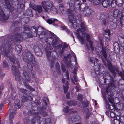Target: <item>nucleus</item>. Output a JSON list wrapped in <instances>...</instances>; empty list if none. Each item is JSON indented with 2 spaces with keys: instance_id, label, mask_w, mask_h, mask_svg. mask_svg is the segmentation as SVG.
Instances as JSON below:
<instances>
[{
  "instance_id": "obj_5",
  "label": "nucleus",
  "mask_w": 124,
  "mask_h": 124,
  "mask_svg": "<svg viewBox=\"0 0 124 124\" xmlns=\"http://www.w3.org/2000/svg\"><path fill=\"white\" fill-rule=\"evenodd\" d=\"M37 34L39 35H43L46 38L47 42L54 47L58 45V38L52 32L46 30H44L41 27H37Z\"/></svg>"
},
{
  "instance_id": "obj_59",
  "label": "nucleus",
  "mask_w": 124,
  "mask_h": 124,
  "mask_svg": "<svg viewBox=\"0 0 124 124\" xmlns=\"http://www.w3.org/2000/svg\"><path fill=\"white\" fill-rule=\"evenodd\" d=\"M75 117L74 116H72L70 119L71 121L73 123L75 122Z\"/></svg>"
},
{
  "instance_id": "obj_39",
  "label": "nucleus",
  "mask_w": 124,
  "mask_h": 124,
  "mask_svg": "<svg viewBox=\"0 0 124 124\" xmlns=\"http://www.w3.org/2000/svg\"><path fill=\"white\" fill-rule=\"evenodd\" d=\"M58 20H57L56 19H54L53 21H52V20L51 19H48L47 20V22L49 24H51L52 23H53L54 24L55 23L56 21H57Z\"/></svg>"
},
{
  "instance_id": "obj_14",
  "label": "nucleus",
  "mask_w": 124,
  "mask_h": 124,
  "mask_svg": "<svg viewBox=\"0 0 124 124\" xmlns=\"http://www.w3.org/2000/svg\"><path fill=\"white\" fill-rule=\"evenodd\" d=\"M106 91L107 93V94L108 95L110 96L109 98L108 97L107 98V99H108V100L109 101V102L111 104V105H110V106L109 110H110V109L111 110L114 109H115V107L114 106V105L113 104V99L112 98V96L113 95V94L112 93V92H113L114 91H111L110 92L111 93L109 94H108V93L109 92H107V90H106Z\"/></svg>"
},
{
  "instance_id": "obj_64",
  "label": "nucleus",
  "mask_w": 124,
  "mask_h": 124,
  "mask_svg": "<svg viewBox=\"0 0 124 124\" xmlns=\"http://www.w3.org/2000/svg\"><path fill=\"white\" fill-rule=\"evenodd\" d=\"M18 23V22L16 21H15L13 22L12 24V26H16V24Z\"/></svg>"
},
{
  "instance_id": "obj_6",
  "label": "nucleus",
  "mask_w": 124,
  "mask_h": 124,
  "mask_svg": "<svg viewBox=\"0 0 124 124\" xmlns=\"http://www.w3.org/2000/svg\"><path fill=\"white\" fill-rule=\"evenodd\" d=\"M100 46H98L96 47L95 50L96 53L101 58L104 64L106 65V64L105 61H107V54L106 52V49L105 47L103 46L101 41H100Z\"/></svg>"
},
{
  "instance_id": "obj_50",
  "label": "nucleus",
  "mask_w": 124,
  "mask_h": 124,
  "mask_svg": "<svg viewBox=\"0 0 124 124\" xmlns=\"http://www.w3.org/2000/svg\"><path fill=\"white\" fill-rule=\"evenodd\" d=\"M51 120L50 118H47L45 119V124H51Z\"/></svg>"
},
{
  "instance_id": "obj_19",
  "label": "nucleus",
  "mask_w": 124,
  "mask_h": 124,
  "mask_svg": "<svg viewBox=\"0 0 124 124\" xmlns=\"http://www.w3.org/2000/svg\"><path fill=\"white\" fill-rule=\"evenodd\" d=\"M16 110L14 109L13 111L10 113L9 118V124H13L14 116L16 114Z\"/></svg>"
},
{
  "instance_id": "obj_58",
  "label": "nucleus",
  "mask_w": 124,
  "mask_h": 124,
  "mask_svg": "<svg viewBox=\"0 0 124 124\" xmlns=\"http://www.w3.org/2000/svg\"><path fill=\"white\" fill-rule=\"evenodd\" d=\"M66 31L68 33L70 34L71 35L73 36V34L71 33L69 30L67 29L66 30Z\"/></svg>"
},
{
  "instance_id": "obj_27",
  "label": "nucleus",
  "mask_w": 124,
  "mask_h": 124,
  "mask_svg": "<svg viewBox=\"0 0 124 124\" xmlns=\"http://www.w3.org/2000/svg\"><path fill=\"white\" fill-rule=\"evenodd\" d=\"M55 68L58 74L60 75L61 74L60 68L58 62H57L55 64Z\"/></svg>"
},
{
  "instance_id": "obj_43",
  "label": "nucleus",
  "mask_w": 124,
  "mask_h": 124,
  "mask_svg": "<svg viewBox=\"0 0 124 124\" xmlns=\"http://www.w3.org/2000/svg\"><path fill=\"white\" fill-rule=\"evenodd\" d=\"M105 32H106L107 33L104 34V36L107 39L109 38V30H108L107 31L106 30Z\"/></svg>"
},
{
  "instance_id": "obj_17",
  "label": "nucleus",
  "mask_w": 124,
  "mask_h": 124,
  "mask_svg": "<svg viewBox=\"0 0 124 124\" xmlns=\"http://www.w3.org/2000/svg\"><path fill=\"white\" fill-rule=\"evenodd\" d=\"M31 8L34 10L37 11L38 13H41L42 11V8L40 5H38L37 6L34 4H31Z\"/></svg>"
},
{
  "instance_id": "obj_57",
  "label": "nucleus",
  "mask_w": 124,
  "mask_h": 124,
  "mask_svg": "<svg viewBox=\"0 0 124 124\" xmlns=\"http://www.w3.org/2000/svg\"><path fill=\"white\" fill-rule=\"evenodd\" d=\"M24 124H28L29 122L30 121L29 119H24L23 120Z\"/></svg>"
},
{
  "instance_id": "obj_29",
  "label": "nucleus",
  "mask_w": 124,
  "mask_h": 124,
  "mask_svg": "<svg viewBox=\"0 0 124 124\" xmlns=\"http://www.w3.org/2000/svg\"><path fill=\"white\" fill-rule=\"evenodd\" d=\"M15 50L18 53H19L21 52L22 50V47L20 45H16L15 46Z\"/></svg>"
},
{
  "instance_id": "obj_3",
  "label": "nucleus",
  "mask_w": 124,
  "mask_h": 124,
  "mask_svg": "<svg viewBox=\"0 0 124 124\" xmlns=\"http://www.w3.org/2000/svg\"><path fill=\"white\" fill-rule=\"evenodd\" d=\"M79 24H80L82 29L80 28L77 29V36L79 39L82 44L84 43V37L87 38L86 40L89 43L90 47L92 51H94L93 42L89 39L90 36L88 34L85 33V31L87 30V28L86 27L84 22L81 21L79 23H77L75 20H73L71 22L69 23V24L71 26H73L74 28H77L79 27Z\"/></svg>"
},
{
  "instance_id": "obj_54",
  "label": "nucleus",
  "mask_w": 124,
  "mask_h": 124,
  "mask_svg": "<svg viewBox=\"0 0 124 124\" xmlns=\"http://www.w3.org/2000/svg\"><path fill=\"white\" fill-rule=\"evenodd\" d=\"M75 122L79 121L80 119V117L79 116H75Z\"/></svg>"
},
{
  "instance_id": "obj_52",
  "label": "nucleus",
  "mask_w": 124,
  "mask_h": 124,
  "mask_svg": "<svg viewBox=\"0 0 124 124\" xmlns=\"http://www.w3.org/2000/svg\"><path fill=\"white\" fill-rule=\"evenodd\" d=\"M22 101L23 102H26L28 99V97L26 96H24L22 98Z\"/></svg>"
},
{
  "instance_id": "obj_16",
  "label": "nucleus",
  "mask_w": 124,
  "mask_h": 124,
  "mask_svg": "<svg viewBox=\"0 0 124 124\" xmlns=\"http://www.w3.org/2000/svg\"><path fill=\"white\" fill-rule=\"evenodd\" d=\"M119 10L117 9L114 10L113 12V15H111V13H109L108 17L110 21H113L114 17H117L119 14Z\"/></svg>"
},
{
  "instance_id": "obj_37",
  "label": "nucleus",
  "mask_w": 124,
  "mask_h": 124,
  "mask_svg": "<svg viewBox=\"0 0 124 124\" xmlns=\"http://www.w3.org/2000/svg\"><path fill=\"white\" fill-rule=\"evenodd\" d=\"M112 111V112H110V115L111 117L114 118L115 116V114H116V112H117V111L115 109L114 110V112H113V111Z\"/></svg>"
},
{
  "instance_id": "obj_32",
  "label": "nucleus",
  "mask_w": 124,
  "mask_h": 124,
  "mask_svg": "<svg viewBox=\"0 0 124 124\" xmlns=\"http://www.w3.org/2000/svg\"><path fill=\"white\" fill-rule=\"evenodd\" d=\"M65 85H63L64 90V92L65 93H66L68 89V82L67 81L66 82V83L64 84Z\"/></svg>"
},
{
  "instance_id": "obj_8",
  "label": "nucleus",
  "mask_w": 124,
  "mask_h": 124,
  "mask_svg": "<svg viewBox=\"0 0 124 124\" xmlns=\"http://www.w3.org/2000/svg\"><path fill=\"white\" fill-rule=\"evenodd\" d=\"M70 56V54H68L66 56H64L63 59V62L66 64L67 67L72 68H73V65L72 64V62L71 63V62H72V61H71V60L72 58H74L75 61H73L72 62L75 63V65H76L74 67V69L77 70L78 67L77 66V63L76 62V57L74 56H71L70 59L69 58Z\"/></svg>"
},
{
  "instance_id": "obj_22",
  "label": "nucleus",
  "mask_w": 124,
  "mask_h": 124,
  "mask_svg": "<svg viewBox=\"0 0 124 124\" xmlns=\"http://www.w3.org/2000/svg\"><path fill=\"white\" fill-rule=\"evenodd\" d=\"M37 35V27L33 26L31 27V37H36Z\"/></svg>"
},
{
  "instance_id": "obj_11",
  "label": "nucleus",
  "mask_w": 124,
  "mask_h": 124,
  "mask_svg": "<svg viewBox=\"0 0 124 124\" xmlns=\"http://www.w3.org/2000/svg\"><path fill=\"white\" fill-rule=\"evenodd\" d=\"M80 9L81 11L83 12L84 15L86 16H89L91 14V10L90 5L82 3L81 4Z\"/></svg>"
},
{
  "instance_id": "obj_28",
  "label": "nucleus",
  "mask_w": 124,
  "mask_h": 124,
  "mask_svg": "<svg viewBox=\"0 0 124 124\" xmlns=\"http://www.w3.org/2000/svg\"><path fill=\"white\" fill-rule=\"evenodd\" d=\"M19 90L20 92L25 95L28 96L29 95V92L27 90L23 88H20Z\"/></svg>"
},
{
  "instance_id": "obj_13",
  "label": "nucleus",
  "mask_w": 124,
  "mask_h": 124,
  "mask_svg": "<svg viewBox=\"0 0 124 124\" xmlns=\"http://www.w3.org/2000/svg\"><path fill=\"white\" fill-rule=\"evenodd\" d=\"M33 49L37 56L39 57L42 56L43 53L39 46L37 45H35L34 46Z\"/></svg>"
},
{
  "instance_id": "obj_42",
  "label": "nucleus",
  "mask_w": 124,
  "mask_h": 124,
  "mask_svg": "<svg viewBox=\"0 0 124 124\" xmlns=\"http://www.w3.org/2000/svg\"><path fill=\"white\" fill-rule=\"evenodd\" d=\"M48 61L50 63V67L51 68L53 67L54 66V61L53 59H51L48 60Z\"/></svg>"
},
{
  "instance_id": "obj_55",
  "label": "nucleus",
  "mask_w": 124,
  "mask_h": 124,
  "mask_svg": "<svg viewBox=\"0 0 124 124\" xmlns=\"http://www.w3.org/2000/svg\"><path fill=\"white\" fill-rule=\"evenodd\" d=\"M68 107L66 106L65 108L63 110V111L65 112H68Z\"/></svg>"
},
{
  "instance_id": "obj_10",
  "label": "nucleus",
  "mask_w": 124,
  "mask_h": 124,
  "mask_svg": "<svg viewBox=\"0 0 124 124\" xmlns=\"http://www.w3.org/2000/svg\"><path fill=\"white\" fill-rule=\"evenodd\" d=\"M82 3L79 1L76 0H70L69 3L70 11H74L75 9L79 10L81 8Z\"/></svg>"
},
{
  "instance_id": "obj_33",
  "label": "nucleus",
  "mask_w": 124,
  "mask_h": 124,
  "mask_svg": "<svg viewBox=\"0 0 124 124\" xmlns=\"http://www.w3.org/2000/svg\"><path fill=\"white\" fill-rule=\"evenodd\" d=\"M111 22L110 25L112 29H115L116 28L117 25V23L116 22H114L112 21H110Z\"/></svg>"
},
{
  "instance_id": "obj_45",
  "label": "nucleus",
  "mask_w": 124,
  "mask_h": 124,
  "mask_svg": "<svg viewBox=\"0 0 124 124\" xmlns=\"http://www.w3.org/2000/svg\"><path fill=\"white\" fill-rule=\"evenodd\" d=\"M65 48V47H63L62 49L59 52V54L61 56H62L64 54V49Z\"/></svg>"
},
{
  "instance_id": "obj_7",
  "label": "nucleus",
  "mask_w": 124,
  "mask_h": 124,
  "mask_svg": "<svg viewBox=\"0 0 124 124\" xmlns=\"http://www.w3.org/2000/svg\"><path fill=\"white\" fill-rule=\"evenodd\" d=\"M46 108L45 107L42 108L39 107L38 108V109L39 111L37 113H35L33 114L31 113V116H33V119L31 120V124H34L35 121V120L37 121L40 120L41 118V116L39 115L40 114L44 116H47V114L46 112L43 110L45 109Z\"/></svg>"
},
{
  "instance_id": "obj_9",
  "label": "nucleus",
  "mask_w": 124,
  "mask_h": 124,
  "mask_svg": "<svg viewBox=\"0 0 124 124\" xmlns=\"http://www.w3.org/2000/svg\"><path fill=\"white\" fill-rule=\"evenodd\" d=\"M53 4V2L50 1H44L41 3L43 8L45 10L48 9L51 10L54 13H56L57 10L54 6L52 5Z\"/></svg>"
},
{
  "instance_id": "obj_20",
  "label": "nucleus",
  "mask_w": 124,
  "mask_h": 124,
  "mask_svg": "<svg viewBox=\"0 0 124 124\" xmlns=\"http://www.w3.org/2000/svg\"><path fill=\"white\" fill-rule=\"evenodd\" d=\"M5 3L6 7L8 10H9L11 12H12L14 9V7L11 6L9 1L8 0H4Z\"/></svg>"
},
{
  "instance_id": "obj_62",
  "label": "nucleus",
  "mask_w": 124,
  "mask_h": 124,
  "mask_svg": "<svg viewBox=\"0 0 124 124\" xmlns=\"http://www.w3.org/2000/svg\"><path fill=\"white\" fill-rule=\"evenodd\" d=\"M95 73L97 77H98V75L99 74V72L98 70H95Z\"/></svg>"
},
{
  "instance_id": "obj_31",
  "label": "nucleus",
  "mask_w": 124,
  "mask_h": 124,
  "mask_svg": "<svg viewBox=\"0 0 124 124\" xmlns=\"http://www.w3.org/2000/svg\"><path fill=\"white\" fill-rule=\"evenodd\" d=\"M65 77H64L62 79V82L64 84L65 83V80H68L69 79V74L67 71H66V73Z\"/></svg>"
},
{
  "instance_id": "obj_30",
  "label": "nucleus",
  "mask_w": 124,
  "mask_h": 124,
  "mask_svg": "<svg viewBox=\"0 0 124 124\" xmlns=\"http://www.w3.org/2000/svg\"><path fill=\"white\" fill-rule=\"evenodd\" d=\"M119 38L120 40L123 41V42L121 44V46L120 48L123 50V51H124V36H120Z\"/></svg>"
},
{
  "instance_id": "obj_63",
  "label": "nucleus",
  "mask_w": 124,
  "mask_h": 124,
  "mask_svg": "<svg viewBox=\"0 0 124 124\" xmlns=\"http://www.w3.org/2000/svg\"><path fill=\"white\" fill-rule=\"evenodd\" d=\"M110 112V110L108 109H107L106 111L105 112L106 114L108 116H109V113Z\"/></svg>"
},
{
  "instance_id": "obj_36",
  "label": "nucleus",
  "mask_w": 124,
  "mask_h": 124,
  "mask_svg": "<svg viewBox=\"0 0 124 124\" xmlns=\"http://www.w3.org/2000/svg\"><path fill=\"white\" fill-rule=\"evenodd\" d=\"M3 67L5 68H9V65L8 63L6 60H4L3 61Z\"/></svg>"
},
{
  "instance_id": "obj_25",
  "label": "nucleus",
  "mask_w": 124,
  "mask_h": 124,
  "mask_svg": "<svg viewBox=\"0 0 124 124\" xmlns=\"http://www.w3.org/2000/svg\"><path fill=\"white\" fill-rule=\"evenodd\" d=\"M52 56L51 57L52 59H55L58 58V54L56 51H52Z\"/></svg>"
},
{
  "instance_id": "obj_44",
  "label": "nucleus",
  "mask_w": 124,
  "mask_h": 124,
  "mask_svg": "<svg viewBox=\"0 0 124 124\" xmlns=\"http://www.w3.org/2000/svg\"><path fill=\"white\" fill-rule=\"evenodd\" d=\"M108 100L107 101H105V103L106 105V107L107 109H109V107L110 106V105L108 103L109 102V101H108Z\"/></svg>"
},
{
  "instance_id": "obj_60",
  "label": "nucleus",
  "mask_w": 124,
  "mask_h": 124,
  "mask_svg": "<svg viewBox=\"0 0 124 124\" xmlns=\"http://www.w3.org/2000/svg\"><path fill=\"white\" fill-rule=\"evenodd\" d=\"M73 77L74 81L76 82H77L78 80L77 79V77L76 75H74L73 76Z\"/></svg>"
},
{
  "instance_id": "obj_21",
  "label": "nucleus",
  "mask_w": 124,
  "mask_h": 124,
  "mask_svg": "<svg viewBox=\"0 0 124 124\" xmlns=\"http://www.w3.org/2000/svg\"><path fill=\"white\" fill-rule=\"evenodd\" d=\"M31 63L35 68H37L39 66V63L36 61L34 57L31 54Z\"/></svg>"
},
{
  "instance_id": "obj_56",
  "label": "nucleus",
  "mask_w": 124,
  "mask_h": 124,
  "mask_svg": "<svg viewBox=\"0 0 124 124\" xmlns=\"http://www.w3.org/2000/svg\"><path fill=\"white\" fill-rule=\"evenodd\" d=\"M3 85L0 86V96L1 97L2 93V92L3 90Z\"/></svg>"
},
{
  "instance_id": "obj_18",
  "label": "nucleus",
  "mask_w": 124,
  "mask_h": 124,
  "mask_svg": "<svg viewBox=\"0 0 124 124\" xmlns=\"http://www.w3.org/2000/svg\"><path fill=\"white\" fill-rule=\"evenodd\" d=\"M0 17L3 18L4 21L8 20L9 18L8 15H5L4 11L0 7Z\"/></svg>"
},
{
  "instance_id": "obj_49",
  "label": "nucleus",
  "mask_w": 124,
  "mask_h": 124,
  "mask_svg": "<svg viewBox=\"0 0 124 124\" xmlns=\"http://www.w3.org/2000/svg\"><path fill=\"white\" fill-rule=\"evenodd\" d=\"M83 96L81 94H78V99L79 100L82 101L83 100Z\"/></svg>"
},
{
  "instance_id": "obj_41",
  "label": "nucleus",
  "mask_w": 124,
  "mask_h": 124,
  "mask_svg": "<svg viewBox=\"0 0 124 124\" xmlns=\"http://www.w3.org/2000/svg\"><path fill=\"white\" fill-rule=\"evenodd\" d=\"M102 2H101L100 0H94L93 2V4L95 5H97L99 4H101Z\"/></svg>"
},
{
  "instance_id": "obj_2",
  "label": "nucleus",
  "mask_w": 124,
  "mask_h": 124,
  "mask_svg": "<svg viewBox=\"0 0 124 124\" xmlns=\"http://www.w3.org/2000/svg\"><path fill=\"white\" fill-rule=\"evenodd\" d=\"M107 62L108 69L113 75L112 76L109 73H108L105 74V79H104V83H106L107 80L108 81L110 80V84L107 88V91L109 92L108 93L109 94L111 93L110 92L111 91H114V88H116V86L115 84L114 78L117 74L116 72H118L119 75L122 77L123 80H124V70H123L122 72H119L118 68L114 67L110 62L108 61H107Z\"/></svg>"
},
{
  "instance_id": "obj_26",
  "label": "nucleus",
  "mask_w": 124,
  "mask_h": 124,
  "mask_svg": "<svg viewBox=\"0 0 124 124\" xmlns=\"http://www.w3.org/2000/svg\"><path fill=\"white\" fill-rule=\"evenodd\" d=\"M114 47L115 51H119L120 49V46L118 43L116 42H115L114 43Z\"/></svg>"
},
{
  "instance_id": "obj_34",
  "label": "nucleus",
  "mask_w": 124,
  "mask_h": 124,
  "mask_svg": "<svg viewBox=\"0 0 124 124\" xmlns=\"http://www.w3.org/2000/svg\"><path fill=\"white\" fill-rule=\"evenodd\" d=\"M98 60L96 58H94V61L93 63L95 66H97V68L99 70H100V65L98 64L97 63L98 62Z\"/></svg>"
},
{
  "instance_id": "obj_53",
  "label": "nucleus",
  "mask_w": 124,
  "mask_h": 124,
  "mask_svg": "<svg viewBox=\"0 0 124 124\" xmlns=\"http://www.w3.org/2000/svg\"><path fill=\"white\" fill-rule=\"evenodd\" d=\"M61 70L63 72L65 71H66V67L63 64H62Z\"/></svg>"
},
{
  "instance_id": "obj_61",
  "label": "nucleus",
  "mask_w": 124,
  "mask_h": 124,
  "mask_svg": "<svg viewBox=\"0 0 124 124\" xmlns=\"http://www.w3.org/2000/svg\"><path fill=\"white\" fill-rule=\"evenodd\" d=\"M76 84L77 85L75 87V88L76 89L77 91H79L80 89L79 87V86L78 85V83Z\"/></svg>"
},
{
  "instance_id": "obj_12",
  "label": "nucleus",
  "mask_w": 124,
  "mask_h": 124,
  "mask_svg": "<svg viewBox=\"0 0 124 124\" xmlns=\"http://www.w3.org/2000/svg\"><path fill=\"white\" fill-rule=\"evenodd\" d=\"M25 53L27 54L26 58H23V60L27 62V65L28 69L31 71V52L28 49L25 50Z\"/></svg>"
},
{
  "instance_id": "obj_38",
  "label": "nucleus",
  "mask_w": 124,
  "mask_h": 124,
  "mask_svg": "<svg viewBox=\"0 0 124 124\" xmlns=\"http://www.w3.org/2000/svg\"><path fill=\"white\" fill-rule=\"evenodd\" d=\"M64 6L63 4H59V9L61 12L63 13L64 12V9L63 8Z\"/></svg>"
},
{
  "instance_id": "obj_46",
  "label": "nucleus",
  "mask_w": 124,
  "mask_h": 124,
  "mask_svg": "<svg viewBox=\"0 0 124 124\" xmlns=\"http://www.w3.org/2000/svg\"><path fill=\"white\" fill-rule=\"evenodd\" d=\"M118 119H119L121 123H124V116H121L120 117L118 116Z\"/></svg>"
},
{
  "instance_id": "obj_48",
  "label": "nucleus",
  "mask_w": 124,
  "mask_h": 124,
  "mask_svg": "<svg viewBox=\"0 0 124 124\" xmlns=\"http://www.w3.org/2000/svg\"><path fill=\"white\" fill-rule=\"evenodd\" d=\"M88 103L87 101H85L83 103V106L84 107H86L88 106Z\"/></svg>"
},
{
  "instance_id": "obj_4",
  "label": "nucleus",
  "mask_w": 124,
  "mask_h": 124,
  "mask_svg": "<svg viewBox=\"0 0 124 124\" xmlns=\"http://www.w3.org/2000/svg\"><path fill=\"white\" fill-rule=\"evenodd\" d=\"M17 66L14 65L12 66L11 69L12 71L14 72L15 79L16 81L19 82L22 81L24 83L25 86L30 91H31V86L27 83L30 81V78L29 76L30 73L28 71V69L25 67H23L24 70L23 71L24 78H21L20 73L19 71L18 68L20 67V64L18 61H16Z\"/></svg>"
},
{
  "instance_id": "obj_47",
  "label": "nucleus",
  "mask_w": 124,
  "mask_h": 124,
  "mask_svg": "<svg viewBox=\"0 0 124 124\" xmlns=\"http://www.w3.org/2000/svg\"><path fill=\"white\" fill-rule=\"evenodd\" d=\"M116 118L117 119H114V123L115 124H120L121 122L120 121H119V119H118V117Z\"/></svg>"
},
{
  "instance_id": "obj_40",
  "label": "nucleus",
  "mask_w": 124,
  "mask_h": 124,
  "mask_svg": "<svg viewBox=\"0 0 124 124\" xmlns=\"http://www.w3.org/2000/svg\"><path fill=\"white\" fill-rule=\"evenodd\" d=\"M120 24L122 26L124 25V16H121L120 18Z\"/></svg>"
},
{
  "instance_id": "obj_23",
  "label": "nucleus",
  "mask_w": 124,
  "mask_h": 124,
  "mask_svg": "<svg viewBox=\"0 0 124 124\" xmlns=\"http://www.w3.org/2000/svg\"><path fill=\"white\" fill-rule=\"evenodd\" d=\"M101 4L104 8H107L108 7L110 3V0H104Z\"/></svg>"
},
{
  "instance_id": "obj_15",
  "label": "nucleus",
  "mask_w": 124,
  "mask_h": 124,
  "mask_svg": "<svg viewBox=\"0 0 124 124\" xmlns=\"http://www.w3.org/2000/svg\"><path fill=\"white\" fill-rule=\"evenodd\" d=\"M51 49L52 48L49 45L47 46L45 49V50L46 52V55L48 61L52 59L51 55L52 52H51Z\"/></svg>"
},
{
  "instance_id": "obj_24",
  "label": "nucleus",
  "mask_w": 124,
  "mask_h": 124,
  "mask_svg": "<svg viewBox=\"0 0 124 124\" xmlns=\"http://www.w3.org/2000/svg\"><path fill=\"white\" fill-rule=\"evenodd\" d=\"M68 12L70 13V15L68 16L69 19V23L71 22V21H72L73 20H75L73 16L71 14V12L70 11V9L68 10Z\"/></svg>"
},
{
  "instance_id": "obj_1",
  "label": "nucleus",
  "mask_w": 124,
  "mask_h": 124,
  "mask_svg": "<svg viewBox=\"0 0 124 124\" xmlns=\"http://www.w3.org/2000/svg\"><path fill=\"white\" fill-rule=\"evenodd\" d=\"M23 29V32L21 34L16 33L13 35H8L5 39L2 40L1 45L0 44V50L1 51L2 54L7 57H8L10 61L13 64H15V61L16 59L15 54L11 53L8 56L12 49V43L15 45L18 44L21 42V39L25 40L31 37V34L29 32V27L28 26H25Z\"/></svg>"
},
{
  "instance_id": "obj_35",
  "label": "nucleus",
  "mask_w": 124,
  "mask_h": 124,
  "mask_svg": "<svg viewBox=\"0 0 124 124\" xmlns=\"http://www.w3.org/2000/svg\"><path fill=\"white\" fill-rule=\"evenodd\" d=\"M67 104L70 106H74L76 104V102L74 101L71 100L67 102Z\"/></svg>"
},
{
  "instance_id": "obj_51",
  "label": "nucleus",
  "mask_w": 124,
  "mask_h": 124,
  "mask_svg": "<svg viewBox=\"0 0 124 124\" xmlns=\"http://www.w3.org/2000/svg\"><path fill=\"white\" fill-rule=\"evenodd\" d=\"M101 18L102 20L103 25H105V26H106L107 25V23L105 19L104 18H102V16H101Z\"/></svg>"
}]
</instances>
